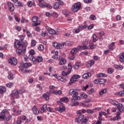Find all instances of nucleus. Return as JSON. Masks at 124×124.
Returning <instances> with one entry per match:
<instances>
[{"mask_svg":"<svg viewBox=\"0 0 124 124\" xmlns=\"http://www.w3.org/2000/svg\"><path fill=\"white\" fill-rule=\"evenodd\" d=\"M24 92L25 90L22 89L21 90L16 91L15 92L11 94V96H12V102L13 103H15V100H14V98H19V96L20 95V94H22V93H23Z\"/></svg>","mask_w":124,"mask_h":124,"instance_id":"nucleus-1","label":"nucleus"},{"mask_svg":"<svg viewBox=\"0 0 124 124\" xmlns=\"http://www.w3.org/2000/svg\"><path fill=\"white\" fill-rule=\"evenodd\" d=\"M81 8V3L78 2L77 3H74L72 7V11L73 12H77L79 11Z\"/></svg>","mask_w":124,"mask_h":124,"instance_id":"nucleus-2","label":"nucleus"},{"mask_svg":"<svg viewBox=\"0 0 124 124\" xmlns=\"http://www.w3.org/2000/svg\"><path fill=\"white\" fill-rule=\"evenodd\" d=\"M38 1H39V6L40 7H41L42 8H49V9H52V6L50 4H48L46 3H45L44 4L41 3V1L43 0H38Z\"/></svg>","mask_w":124,"mask_h":124,"instance_id":"nucleus-3","label":"nucleus"},{"mask_svg":"<svg viewBox=\"0 0 124 124\" xmlns=\"http://www.w3.org/2000/svg\"><path fill=\"white\" fill-rule=\"evenodd\" d=\"M30 66H31V64L30 62H21L19 64V67L22 72H24V68L25 67H30Z\"/></svg>","mask_w":124,"mask_h":124,"instance_id":"nucleus-4","label":"nucleus"},{"mask_svg":"<svg viewBox=\"0 0 124 124\" xmlns=\"http://www.w3.org/2000/svg\"><path fill=\"white\" fill-rule=\"evenodd\" d=\"M8 62L11 65H17L18 62L15 57H11L8 60Z\"/></svg>","mask_w":124,"mask_h":124,"instance_id":"nucleus-5","label":"nucleus"},{"mask_svg":"<svg viewBox=\"0 0 124 124\" xmlns=\"http://www.w3.org/2000/svg\"><path fill=\"white\" fill-rule=\"evenodd\" d=\"M22 45H23L22 43H21L20 41L18 40H15L14 42V47L15 49H17L22 47Z\"/></svg>","mask_w":124,"mask_h":124,"instance_id":"nucleus-6","label":"nucleus"},{"mask_svg":"<svg viewBox=\"0 0 124 124\" xmlns=\"http://www.w3.org/2000/svg\"><path fill=\"white\" fill-rule=\"evenodd\" d=\"M87 44H88V42L84 41L82 44L83 46H78V48L81 49V50H87V49H89V47H88Z\"/></svg>","mask_w":124,"mask_h":124,"instance_id":"nucleus-7","label":"nucleus"},{"mask_svg":"<svg viewBox=\"0 0 124 124\" xmlns=\"http://www.w3.org/2000/svg\"><path fill=\"white\" fill-rule=\"evenodd\" d=\"M19 42L20 43H22L23 44V45H24L25 46H28V43L27 42H24V39H25V37L22 35H21L20 36H19Z\"/></svg>","mask_w":124,"mask_h":124,"instance_id":"nucleus-8","label":"nucleus"},{"mask_svg":"<svg viewBox=\"0 0 124 124\" xmlns=\"http://www.w3.org/2000/svg\"><path fill=\"white\" fill-rule=\"evenodd\" d=\"M7 111L6 109H3L1 112L0 119H2L3 121H5V119H6L5 113H6Z\"/></svg>","mask_w":124,"mask_h":124,"instance_id":"nucleus-9","label":"nucleus"},{"mask_svg":"<svg viewBox=\"0 0 124 124\" xmlns=\"http://www.w3.org/2000/svg\"><path fill=\"white\" fill-rule=\"evenodd\" d=\"M7 5L9 7V9L11 12H13L14 11V5L11 2H9L7 3Z\"/></svg>","mask_w":124,"mask_h":124,"instance_id":"nucleus-10","label":"nucleus"},{"mask_svg":"<svg viewBox=\"0 0 124 124\" xmlns=\"http://www.w3.org/2000/svg\"><path fill=\"white\" fill-rule=\"evenodd\" d=\"M116 106L117 107V109H118L119 112H120V113H123V108L124 107V105L118 102Z\"/></svg>","mask_w":124,"mask_h":124,"instance_id":"nucleus-11","label":"nucleus"},{"mask_svg":"<svg viewBox=\"0 0 124 124\" xmlns=\"http://www.w3.org/2000/svg\"><path fill=\"white\" fill-rule=\"evenodd\" d=\"M73 99L71 100L72 102H75L76 100H81V97L78 96V95H75L72 96Z\"/></svg>","mask_w":124,"mask_h":124,"instance_id":"nucleus-12","label":"nucleus"},{"mask_svg":"<svg viewBox=\"0 0 124 124\" xmlns=\"http://www.w3.org/2000/svg\"><path fill=\"white\" fill-rule=\"evenodd\" d=\"M79 48H73L71 51H70L71 55H74L75 56H76V54L79 52Z\"/></svg>","mask_w":124,"mask_h":124,"instance_id":"nucleus-13","label":"nucleus"},{"mask_svg":"<svg viewBox=\"0 0 124 124\" xmlns=\"http://www.w3.org/2000/svg\"><path fill=\"white\" fill-rule=\"evenodd\" d=\"M69 94H70V95H72L73 94V96L78 95V94H79V93L75 91V89H72L69 91Z\"/></svg>","mask_w":124,"mask_h":124,"instance_id":"nucleus-14","label":"nucleus"},{"mask_svg":"<svg viewBox=\"0 0 124 124\" xmlns=\"http://www.w3.org/2000/svg\"><path fill=\"white\" fill-rule=\"evenodd\" d=\"M84 114H80L79 115L78 118L75 119V121L78 123V124H80L81 121L84 119Z\"/></svg>","mask_w":124,"mask_h":124,"instance_id":"nucleus-15","label":"nucleus"},{"mask_svg":"<svg viewBox=\"0 0 124 124\" xmlns=\"http://www.w3.org/2000/svg\"><path fill=\"white\" fill-rule=\"evenodd\" d=\"M55 110L56 111H58L60 113H62L65 110V107L63 106L60 107L59 108L57 107L55 108Z\"/></svg>","mask_w":124,"mask_h":124,"instance_id":"nucleus-16","label":"nucleus"},{"mask_svg":"<svg viewBox=\"0 0 124 124\" xmlns=\"http://www.w3.org/2000/svg\"><path fill=\"white\" fill-rule=\"evenodd\" d=\"M91 76H92V74L90 72H88L83 75L82 78H83V79H88V78L91 77Z\"/></svg>","mask_w":124,"mask_h":124,"instance_id":"nucleus-17","label":"nucleus"},{"mask_svg":"<svg viewBox=\"0 0 124 124\" xmlns=\"http://www.w3.org/2000/svg\"><path fill=\"white\" fill-rule=\"evenodd\" d=\"M32 111H33V114H34V115H38V114L39 113V110H38L37 109V108H36V107H35V106H34L33 107Z\"/></svg>","mask_w":124,"mask_h":124,"instance_id":"nucleus-18","label":"nucleus"},{"mask_svg":"<svg viewBox=\"0 0 124 124\" xmlns=\"http://www.w3.org/2000/svg\"><path fill=\"white\" fill-rule=\"evenodd\" d=\"M114 67L118 70H122V69H124V66L122 65L114 64Z\"/></svg>","mask_w":124,"mask_h":124,"instance_id":"nucleus-19","label":"nucleus"},{"mask_svg":"<svg viewBox=\"0 0 124 124\" xmlns=\"http://www.w3.org/2000/svg\"><path fill=\"white\" fill-rule=\"evenodd\" d=\"M49 95H50V93H49V92H46V93H45L43 95V96L44 98H45L46 100H49V99H50L49 97Z\"/></svg>","mask_w":124,"mask_h":124,"instance_id":"nucleus-20","label":"nucleus"},{"mask_svg":"<svg viewBox=\"0 0 124 124\" xmlns=\"http://www.w3.org/2000/svg\"><path fill=\"white\" fill-rule=\"evenodd\" d=\"M47 110V105L45 104L43 105V107L41 108L40 109V112L41 113L44 112V111H46Z\"/></svg>","mask_w":124,"mask_h":124,"instance_id":"nucleus-21","label":"nucleus"},{"mask_svg":"<svg viewBox=\"0 0 124 124\" xmlns=\"http://www.w3.org/2000/svg\"><path fill=\"white\" fill-rule=\"evenodd\" d=\"M66 63V60L64 58H62L59 62L60 65H63V64H65Z\"/></svg>","mask_w":124,"mask_h":124,"instance_id":"nucleus-22","label":"nucleus"},{"mask_svg":"<svg viewBox=\"0 0 124 124\" xmlns=\"http://www.w3.org/2000/svg\"><path fill=\"white\" fill-rule=\"evenodd\" d=\"M107 89H103L99 92V94H100V95H103L104 93H107Z\"/></svg>","mask_w":124,"mask_h":124,"instance_id":"nucleus-23","label":"nucleus"},{"mask_svg":"<svg viewBox=\"0 0 124 124\" xmlns=\"http://www.w3.org/2000/svg\"><path fill=\"white\" fill-rule=\"evenodd\" d=\"M59 7H60V4H59V2H56L54 3V5H53L54 9H55V10L59 9Z\"/></svg>","mask_w":124,"mask_h":124,"instance_id":"nucleus-24","label":"nucleus"},{"mask_svg":"<svg viewBox=\"0 0 124 124\" xmlns=\"http://www.w3.org/2000/svg\"><path fill=\"white\" fill-rule=\"evenodd\" d=\"M5 92H6V88L4 86H1L0 93H1V94H3Z\"/></svg>","mask_w":124,"mask_h":124,"instance_id":"nucleus-25","label":"nucleus"},{"mask_svg":"<svg viewBox=\"0 0 124 124\" xmlns=\"http://www.w3.org/2000/svg\"><path fill=\"white\" fill-rule=\"evenodd\" d=\"M76 81H77V80L74 79L73 77H71V78L68 84L69 85H72V84H74V83H75Z\"/></svg>","mask_w":124,"mask_h":124,"instance_id":"nucleus-26","label":"nucleus"},{"mask_svg":"<svg viewBox=\"0 0 124 124\" xmlns=\"http://www.w3.org/2000/svg\"><path fill=\"white\" fill-rule=\"evenodd\" d=\"M70 73H71L70 72V71H68L67 72H65V71H63L62 73V76H67V75H69Z\"/></svg>","mask_w":124,"mask_h":124,"instance_id":"nucleus-27","label":"nucleus"},{"mask_svg":"<svg viewBox=\"0 0 124 124\" xmlns=\"http://www.w3.org/2000/svg\"><path fill=\"white\" fill-rule=\"evenodd\" d=\"M88 121H89V118L85 117L84 119L82 121L81 124H88Z\"/></svg>","mask_w":124,"mask_h":124,"instance_id":"nucleus-28","label":"nucleus"},{"mask_svg":"<svg viewBox=\"0 0 124 124\" xmlns=\"http://www.w3.org/2000/svg\"><path fill=\"white\" fill-rule=\"evenodd\" d=\"M22 49L20 48H16V53L18 56H21V55H22Z\"/></svg>","mask_w":124,"mask_h":124,"instance_id":"nucleus-29","label":"nucleus"},{"mask_svg":"<svg viewBox=\"0 0 124 124\" xmlns=\"http://www.w3.org/2000/svg\"><path fill=\"white\" fill-rule=\"evenodd\" d=\"M64 43L66 46H67V45L68 46H72V44H73V42H72L71 41H68Z\"/></svg>","mask_w":124,"mask_h":124,"instance_id":"nucleus-30","label":"nucleus"},{"mask_svg":"<svg viewBox=\"0 0 124 124\" xmlns=\"http://www.w3.org/2000/svg\"><path fill=\"white\" fill-rule=\"evenodd\" d=\"M49 33L50 34H54L55 35V30L52 29V28H48L47 30Z\"/></svg>","mask_w":124,"mask_h":124,"instance_id":"nucleus-31","label":"nucleus"},{"mask_svg":"<svg viewBox=\"0 0 124 124\" xmlns=\"http://www.w3.org/2000/svg\"><path fill=\"white\" fill-rule=\"evenodd\" d=\"M110 102L112 105H114V106H116L118 103L116 100L113 99H110Z\"/></svg>","mask_w":124,"mask_h":124,"instance_id":"nucleus-32","label":"nucleus"},{"mask_svg":"<svg viewBox=\"0 0 124 124\" xmlns=\"http://www.w3.org/2000/svg\"><path fill=\"white\" fill-rule=\"evenodd\" d=\"M60 100L62 102H68L69 99H68V98L66 97H64L61 98Z\"/></svg>","mask_w":124,"mask_h":124,"instance_id":"nucleus-33","label":"nucleus"},{"mask_svg":"<svg viewBox=\"0 0 124 124\" xmlns=\"http://www.w3.org/2000/svg\"><path fill=\"white\" fill-rule=\"evenodd\" d=\"M8 78L9 80H13V78H14V77H13V74H12L11 72H9Z\"/></svg>","mask_w":124,"mask_h":124,"instance_id":"nucleus-34","label":"nucleus"},{"mask_svg":"<svg viewBox=\"0 0 124 124\" xmlns=\"http://www.w3.org/2000/svg\"><path fill=\"white\" fill-rule=\"evenodd\" d=\"M106 82V81L104 78L99 79V85H101L102 84H104V83H105Z\"/></svg>","mask_w":124,"mask_h":124,"instance_id":"nucleus-35","label":"nucleus"},{"mask_svg":"<svg viewBox=\"0 0 124 124\" xmlns=\"http://www.w3.org/2000/svg\"><path fill=\"white\" fill-rule=\"evenodd\" d=\"M64 45H65L64 43L58 44L57 49H62V48L64 46Z\"/></svg>","mask_w":124,"mask_h":124,"instance_id":"nucleus-36","label":"nucleus"},{"mask_svg":"<svg viewBox=\"0 0 124 124\" xmlns=\"http://www.w3.org/2000/svg\"><path fill=\"white\" fill-rule=\"evenodd\" d=\"M38 18L37 16H33L32 17V21L33 22V23H36V22H38Z\"/></svg>","mask_w":124,"mask_h":124,"instance_id":"nucleus-37","label":"nucleus"},{"mask_svg":"<svg viewBox=\"0 0 124 124\" xmlns=\"http://www.w3.org/2000/svg\"><path fill=\"white\" fill-rule=\"evenodd\" d=\"M97 36L95 34H93V42H96L97 41Z\"/></svg>","mask_w":124,"mask_h":124,"instance_id":"nucleus-38","label":"nucleus"},{"mask_svg":"<svg viewBox=\"0 0 124 124\" xmlns=\"http://www.w3.org/2000/svg\"><path fill=\"white\" fill-rule=\"evenodd\" d=\"M16 6H19V7H22V6H23V4L19 1H17V2H16Z\"/></svg>","mask_w":124,"mask_h":124,"instance_id":"nucleus-39","label":"nucleus"},{"mask_svg":"<svg viewBox=\"0 0 124 124\" xmlns=\"http://www.w3.org/2000/svg\"><path fill=\"white\" fill-rule=\"evenodd\" d=\"M21 48H22V52L23 53V54H25L26 53V46L22 45L21 46Z\"/></svg>","mask_w":124,"mask_h":124,"instance_id":"nucleus-40","label":"nucleus"},{"mask_svg":"<svg viewBox=\"0 0 124 124\" xmlns=\"http://www.w3.org/2000/svg\"><path fill=\"white\" fill-rule=\"evenodd\" d=\"M94 92V89H93V88H91L90 90L87 91V93L88 94H92V93H93Z\"/></svg>","mask_w":124,"mask_h":124,"instance_id":"nucleus-41","label":"nucleus"},{"mask_svg":"<svg viewBox=\"0 0 124 124\" xmlns=\"http://www.w3.org/2000/svg\"><path fill=\"white\" fill-rule=\"evenodd\" d=\"M81 97H82V98H88V95L86 94V93H82L80 94Z\"/></svg>","mask_w":124,"mask_h":124,"instance_id":"nucleus-42","label":"nucleus"},{"mask_svg":"<svg viewBox=\"0 0 124 124\" xmlns=\"http://www.w3.org/2000/svg\"><path fill=\"white\" fill-rule=\"evenodd\" d=\"M72 77H73L75 80H77V79H79V78H80V76L78 75H74L72 76Z\"/></svg>","mask_w":124,"mask_h":124,"instance_id":"nucleus-43","label":"nucleus"},{"mask_svg":"<svg viewBox=\"0 0 124 124\" xmlns=\"http://www.w3.org/2000/svg\"><path fill=\"white\" fill-rule=\"evenodd\" d=\"M43 61V59L42 57L39 56L36 59V61L38 62H41Z\"/></svg>","mask_w":124,"mask_h":124,"instance_id":"nucleus-44","label":"nucleus"},{"mask_svg":"<svg viewBox=\"0 0 124 124\" xmlns=\"http://www.w3.org/2000/svg\"><path fill=\"white\" fill-rule=\"evenodd\" d=\"M114 72V69L109 68L108 69V74H111V73H113Z\"/></svg>","mask_w":124,"mask_h":124,"instance_id":"nucleus-45","label":"nucleus"},{"mask_svg":"<svg viewBox=\"0 0 124 124\" xmlns=\"http://www.w3.org/2000/svg\"><path fill=\"white\" fill-rule=\"evenodd\" d=\"M54 94H59V95H61V94H62V91H61V90L54 91Z\"/></svg>","mask_w":124,"mask_h":124,"instance_id":"nucleus-46","label":"nucleus"},{"mask_svg":"<svg viewBox=\"0 0 124 124\" xmlns=\"http://www.w3.org/2000/svg\"><path fill=\"white\" fill-rule=\"evenodd\" d=\"M80 29H74L73 30V33H79L80 32Z\"/></svg>","mask_w":124,"mask_h":124,"instance_id":"nucleus-47","label":"nucleus"},{"mask_svg":"<svg viewBox=\"0 0 124 124\" xmlns=\"http://www.w3.org/2000/svg\"><path fill=\"white\" fill-rule=\"evenodd\" d=\"M39 51H42V50H44V46L42 45H40L38 46Z\"/></svg>","mask_w":124,"mask_h":124,"instance_id":"nucleus-48","label":"nucleus"},{"mask_svg":"<svg viewBox=\"0 0 124 124\" xmlns=\"http://www.w3.org/2000/svg\"><path fill=\"white\" fill-rule=\"evenodd\" d=\"M106 76H107L106 74H103L102 73H99L97 75L98 77H106Z\"/></svg>","mask_w":124,"mask_h":124,"instance_id":"nucleus-49","label":"nucleus"},{"mask_svg":"<svg viewBox=\"0 0 124 124\" xmlns=\"http://www.w3.org/2000/svg\"><path fill=\"white\" fill-rule=\"evenodd\" d=\"M74 59H75V55H72L68 57V59L70 60V61H74Z\"/></svg>","mask_w":124,"mask_h":124,"instance_id":"nucleus-50","label":"nucleus"},{"mask_svg":"<svg viewBox=\"0 0 124 124\" xmlns=\"http://www.w3.org/2000/svg\"><path fill=\"white\" fill-rule=\"evenodd\" d=\"M68 66L69 69H68V71H70V72L71 73V69H72V65H71V63H68Z\"/></svg>","mask_w":124,"mask_h":124,"instance_id":"nucleus-51","label":"nucleus"},{"mask_svg":"<svg viewBox=\"0 0 124 124\" xmlns=\"http://www.w3.org/2000/svg\"><path fill=\"white\" fill-rule=\"evenodd\" d=\"M63 13L65 17H68L69 15V12H67V11H63Z\"/></svg>","mask_w":124,"mask_h":124,"instance_id":"nucleus-52","label":"nucleus"},{"mask_svg":"<svg viewBox=\"0 0 124 124\" xmlns=\"http://www.w3.org/2000/svg\"><path fill=\"white\" fill-rule=\"evenodd\" d=\"M117 95H119V96H123V95H124V92H119L118 93H117Z\"/></svg>","mask_w":124,"mask_h":124,"instance_id":"nucleus-53","label":"nucleus"},{"mask_svg":"<svg viewBox=\"0 0 124 124\" xmlns=\"http://www.w3.org/2000/svg\"><path fill=\"white\" fill-rule=\"evenodd\" d=\"M87 27L88 26H87V25H84V26L81 25L79 26V29L81 30H85V29H87Z\"/></svg>","mask_w":124,"mask_h":124,"instance_id":"nucleus-54","label":"nucleus"},{"mask_svg":"<svg viewBox=\"0 0 124 124\" xmlns=\"http://www.w3.org/2000/svg\"><path fill=\"white\" fill-rule=\"evenodd\" d=\"M73 103H72L71 105V106H72V107H74V106H78V105H79V102H77L76 103L73 102Z\"/></svg>","mask_w":124,"mask_h":124,"instance_id":"nucleus-55","label":"nucleus"},{"mask_svg":"<svg viewBox=\"0 0 124 124\" xmlns=\"http://www.w3.org/2000/svg\"><path fill=\"white\" fill-rule=\"evenodd\" d=\"M88 114H93V110L88 109L86 110Z\"/></svg>","mask_w":124,"mask_h":124,"instance_id":"nucleus-56","label":"nucleus"},{"mask_svg":"<svg viewBox=\"0 0 124 124\" xmlns=\"http://www.w3.org/2000/svg\"><path fill=\"white\" fill-rule=\"evenodd\" d=\"M37 22L32 24V26H33V27H37V26H39V25H40V21H37Z\"/></svg>","mask_w":124,"mask_h":124,"instance_id":"nucleus-57","label":"nucleus"},{"mask_svg":"<svg viewBox=\"0 0 124 124\" xmlns=\"http://www.w3.org/2000/svg\"><path fill=\"white\" fill-rule=\"evenodd\" d=\"M119 59H120V62H124V58L121 55L119 57Z\"/></svg>","mask_w":124,"mask_h":124,"instance_id":"nucleus-58","label":"nucleus"},{"mask_svg":"<svg viewBox=\"0 0 124 124\" xmlns=\"http://www.w3.org/2000/svg\"><path fill=\"white\" fill-rule=\"evenodd\" d=\"M31 45V46H35V45H36V41L34 40H32Z\"/></svg>","mask_w":124,"mask_h":124,"instance_id":"nucleus-59","label":"nucleus"},{"mask_svg":"<svg viewBox=\"0 0 124 124\" xmlns=\"http://www.w3.org/2000/svg\"><path fill=\"white\" fill-rule=\"evenodd\" d=\"M120 119H121L118 118V116H116V117H114L112 118H111L110 121H116V120H120Z\"/></svg>","mask_w":124,"mask_h":124,"instance_id":"nucleus-60","label":"nucleus"},{"mask_svg":"<svg viewBox=\"0 0 124 124\" xmlns=\"http://www.w3.org/2000/svg\"><path fill=\"white\" fill-rule=\"evenodd\" d=\"M6 86L8 88H11L13 86V83L10 82L7 84Z\"/></svg>","mask_w":124,"mask_h":124,"instance_id":"nucleus-61","label":"nucleus"},{"mask_svg":"<svg viewBox=\"0 0 124 124\" xmlns=\"http://www.w3.org/2000/svg\"><path fill=\"white\" fill-rule=\"evenodd\" d=\"M89 88V85L87 84L85 85V86H83L82 87V90L83 91H87V89Z\"/></svg>","mask_w":124,"mask_h":124,"instance_id":"nucleus-62","label":"nucleus"},{"mask_svg":"<svg viewBox=\"0 0 124 124\" xmlns=\"http://www.w3.org/2000/svg\"><path fill=\"white\" fill-rule=\"evenodd\" d=\"M30 55L33 56V55H34L35 54V52L34 51V50L31 49L30 51Z\"/></svg>","mask_w":124,"mask_h":124,"instance_id":"nucleus-63","label":"nucleus"},{"mask_svg":"<svg viewBox=\"0 0 124 124\" xmlns=\"http://www.w3.org/2000/svg\"><path fill=\"white\" fill-rule=\"evenodd\" d=\"M94 27L93 24H92L87 27L88 30H92Z\"/></svg>","mask_w":124,"mask_h":124,"instance_id":"nucleus-64","label":"nucleus"}]
</instances>
